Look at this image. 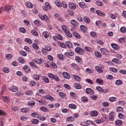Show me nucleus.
I'll return each instance as SVG.
<instances>
[{
	"instance_id": "f257e3e1",
	"label": "nucleus",
	"mask_w": 126,
	"mask_h": 126,
	"mask_svg": "<svg viewBox=\"0 0 126 126\" xmlns=\"http://www.w3.org/2000/svg\"><path fill=\"white\" fill-rule=\"evenodd\" d=\"M47 75L49 77L52 79L57 81H59V78L55 75H54L52 73H48Z\"/></svg>"
},
{
	"instance_id": "f03ea898",
	"label": "nucleus",
	"mask_w": 126,
	"mask_h": 126,
	"mask_svg": "<svg viewBox=\"0 0 126 126\" xmlns=\"http://www.w3.org/2000/svg\"><path fill=\"white\" fill-rule=\"evenodd\" d=\"M39 17L42 20H45L47 22L49 21V18L45 14L42 15L41 14H39Z\"/></svg>"
},
{
	"instance_id": "7ed1b4c3",
	"label": "nucleus",
	"mask_w": 126,
	"mask_h": 126,
	"mask_svg": "<svg viewBox=\"0 0 126 126\" xmlns=\"http://www.w3.org/2000/svg\"><path fill=\"white\" fill-rule=\"evenodd\" d=\"M32 61L35 62L36 63L38 64H41L42 63L44 62V59L42 58H40L39 59H36L33 60Z\"/></svg>"
},
{
	"instance_id": "20e7f679",
	"label": "nucleus",
	"mask_w": 126,
	"mask_h": 126,
	"mask_svg": "<svg viewBox=\"0 0 126 126\" xmlns=\"http://www.w3.org/2000/svg\"><path fill=\"white\" fill-rule=\"evenodd\" d=\"M75 51L78 53L82 54L83 53V50L79 47H77L75 49Z\"/></svg>"
},
{
	"instance_id": "39448f33",
	"label": "nucleus",
	"mask_w": 126,
	"mask_h": 126,
	"mask_svg": "<svg viewBox=\"0 0 126 126\" xmlns=\"http://www.w3.org/2000/svg\"><path fill=\"white\" fill-rule=\"evenodd\" d=\"M14 8V7L13 6L8 5L6 6L5 8V11L8 12H9L10 11L13 10Z\"/></svg>"
},
{
	"instance_id": "423d86ee",
	"label": "nucleus",
	"mask_w": 126,
	"mask_h": 126,
	"mask_svg": "<svg viewBox=\"0 0 126 126\" xmlns=\"http://www.w3.org/2000/svg\"><path fill=\"white\" fill-rule=\"evenodd\" d=\"M62 75L64 78L67 79H69L70 78V76L69 74L65 72L63 73Z\"/></svg>"
},
{
	"instance_id": "0eeeda50",
	"label": "nucleus",
	"mask_w": 126,
	"mask_h": 126,
	"mask_svg": "<svg viewBox=\"0 0 126 126\" xmlns=\"http://www.w3.org/2000/svg\"><path fill=\"white\" fill-rule=\"evenodd\" d=\"M95 68L96 70L99 73H102L103 72V70L100 67L96 66L95 67Z\"/></svg>"
},
{
	"instance_id": "6e6552de",
	"label": "nucleus",
	"mask_w": 126,
	"mask_h": 126,
	"mask_svg": "<svg viewBox=\"0 0 126 126\" xmlns=\"http://www.w3.org/2000/svg\"><path fill=\"white\" fill-rule=\"evenodd\" d=\"M85 91L87 94H89L90 95L93 94H94L93 91L92 89L90 88H86L85 90Z\"/></svg>"
},
{
	"instance_id": "1a4fd4ad",
	"label": "nucleus",
	"mask_w": 126,
	"mask_h": 126,
	"mask_svg": "<svg viewBox=\"0 0 126 126\" xmlns=\"http://www.w3.org/2000/svg\"><path fill=\"white\" fill-rule=\"evenodd\" d=\"M71 24L74 27H76L78 26L79 24L78 22L75 20L72 19L71 21Z\"/></svg>"
},
{
	"instance_id": "9d476101",
	"label": "nucleus",
	"mask_w": 126,
	"mask_h": 126,
	"mask_svg": "<svg viewBox=\"0 0 126 126\" xmlns=\"http://www.w3.org/2000/svg\"><path fill=\"white\" fill-rule=\"evenodd\" d=\"M68 6L71 9L75 10L76 8V6L72 2H69L68 4Z\"/></svg>"
},
{
	"instance_id": "9b49d317",
	"label": "nucleus",
	"mask_w": 126,
	"mask_h": 126,
	"mask_svg": "<svg viewBox=\"0 0 126 126\" xmlns=\"http://www.w3.org/2000/svg\"><path fill=\"white\" fill-rule=\"evenodd\" d=\"M100 49L102 54L105 55H107L108 51L106 48H102Z\"/></svg>"
},
{
	"instance_id": "f8f14e48",
	"label": "nucleus",
	"mask_w": 126,
	"mask_h": 126,
	"mask_svg": "<svg viewBox=\"0 0 126 126\" xmlns=\"http://www.w3.org/2000/svg\"><path fill=\"white\" fill-rule=\"evenodd\" d=\"M23 69L27 73H29L31 71L27 65L24 66L23 67Z\"/></svg>"
},
{
	"instance_id": "ddd939ff",
	"label": "nucleus",
	"mask_w": 126,
	"mask_h": 126,
	"mask_svg": "<svg viewBox=\"0 0 126 126\" xmlns=\"http://www.w3.org/2000/svg\"><path fill=\"white\" fill-rule=\"evenodd\" d=\"M80 28L81 31L83 32H85L86 31L87 28L85 26L82 25L80 26Z\"/></svg>"
},
{
	"instance_id": "4468645a",
	"label": "nucleus",
	"mask_w": 126,
	"mask_h": 126,
	"mask_svg": "<svg viewBox=\"0 0 126 126\" xmlns=\"http://www.w3.org/2000/svg\"><path fill=\"white\" fill-rule=\"evenodd\" d=\"M26 6L27 7L30 8H32L33 6L32 3L29 1H28L26 2Z\"/></svg>"
},
{
	"instance_id": "2eb2a0df",
	"label": "nucleus",
	"mask_w": 126,
	"mask_h": 126,
	"mask_svg": "<svg viewBox=\"0 0 126 126\" xmlns=\"http://www.w3.org/2000/svg\"><path fill=\"white\" fill-rule=\"evenodd\" d=\"M10 90L12 92H15L18 90V89L16 86H13L10 87Z\"/></svg>"
},
{
	"instance_id": "dca6fc26",
	"label": "nucleus",
	"mask_w": 126,
	"mask_h": 126,
	"mask_svg": "<svg viewBox=\"0 0 126 126\" xmlns=\"http://www.w3.org/2000/svg\"><path fill=\"white\" fill-rule=\"evenodd\" d=\"M112 61L114 63L118 64H119L121 63V62L120 60L116 58H113L112 60Z\"/></svg>"
},
{
	"instance_id": "f3484780",
	"label": "nucleus",
	"mask_w": 126,
	"mask_h": 126,
	"mask_svg": "<svg viewBox=\"0 0 126 126\" xmlns=\"http://www.w3.org/2000/svg\"><path fill=\"white\" fill-rule=\"evenodd\" d=\"M73 77L77 81L79 82L81 80V78L78 75H73Z\"/></svg>"
},
{
	"instance_id": "a211bd4d",
	"label": "nucleus",
	"mask_w": 126,
	"mask_h": 126,
	"mask_svg": "<svg viewBox=\"0 0 126 126\" xmlns=\"http://www.w3.org/2000/svg\"><path fill=\"white\" fill-rule=\"evenodd\" d=\"M74 87L77 89H79L81 88V85L78 83H75L74 85Z\"/></svg>"
},
{
	"instance_id": "6ab92c4d",
	"label": "nucleus",
	"mask_w": 126,
	"mask_h": 126,
	"mask_svg": "<svg viewBox=\"0 0 126 126\" xmlns=\"http://www.w3.org/2000/svg\"><path fill=\"white\" fill-rule=\"evenodd\" d=\"M42 78L44 82L47 83L49 82V80L48 78L46 77L43 76L42 77Z\"/></svg>"
},
{
	"instance_id": "aec40b11",
	"label": "nucleus",
	"mask_w": 126,
	"mask_h": 126,
	"mask_svg": "<svg viewBox=\"0 0 126 126\" xmlns=\"http://www.w3.org/2000/svg\"><path fill=\"white\" fill-rule=\"evenodd\" d=\"M2 98L5 102L7 103H8L10 100L9 98L6 96L2 97Z\"/></svg>"
},
{
	"instance_id": "412c9836",
	"label": "nucleus",
	"mask_w": 126,
	"mask_h": 126,
	"mask_svg": "<svg viewBox=\"0 0 126 126\" xmlns=\"http://www.w3.org/2000/svg\"><path fill=\"white\" fill-rule=\"evenodd\" d=\"M111 46L114 49H118V46L117 44L114 43H112L111 45Z\"/></svg>"
},
{
	"instance_id": "4be33fe9",
	"label": "nucleus",
	"mask_w": 126,
	"mask_h": 126,
	"mask_svg": "<svg viewBox=\"0 0 126 126\" xmlns=\"http://www.w3.org/2000/svg\"><path fill=\"white\" fill-rule=\"evenodd\" d=\"M83 19L84 21L87 24H89L90 22L89 19L87 16H84L83 18Z\"/></svg>"
},
{
	"instance_id": "5701e85b",
	"label": "nucleus",
	"mask_w": 126,
	"mask_h": 126,
	"mask_svg": "<svg viewBox=\"0 0 126 126\" xmlns=\"http://www.w3.org/2000/svg\"><path fill=\"white\" fill-rule=\"evenodd\" d=\"M65 44V45L69 48H71L72 47V44L69 41L66 42Z\"/></svg>"
},
{
	"instance_id": "b1692460",
	"label": "nucleus",
	"mask_w": 126,
	"mask_h": 126,
	"mask_svg": "<svg viewBox=\"0 0 126 126\" xmlns=\"http://www.w3.org/2000/svg\"><path fill=\"white\" fill-rule=\"evenodd\" d=\"M64 55L65 56L67 57L69 56H72L74 55V53L73 52H71L69 53L66 52L65 53Z\"/></svg>"
},
{
	"instance_id": "393cba45",
	"label": "nucleus",
	"mask_w": 126,
	"mask_h": 126,
	"mask_svg": "<svg viewBox=\"0 0 126 126\" xmlns=\"http://www.w3.org/2000/svg\"><path fill=\"white\" fill-rule=\"evenodd\" d=\"M21 111L23 112L26 113L29 111V110L28 108H23L21 109Z\"/></svg>"
},
{
	"instance_id": "a878e982",
	"label": "nucleus",
	"mask_w": 126,
	"mask_h": 126,
	"mask_svg": "<svg viewBox=\"0 0 126 126\" xmlns=\"http://www.w3.org/2000/svg\"><path fill=\"white\" fill-rule=\"evenodd\" d=\"M27 104L29 106H33L35 105V102L33 101H31L28 102L27 103Z\"/></svg>"
},
{
	"instance_id": "bb28decb",
	"label": "nucleus",
	"mask_w": 126,
	"mask_h": 126,
	"mask_svg": "<svg viewBox=\"0 0 126 126\" xmlns=\"http://www.w3.org/2000/svg\"><path fill=\"white\" fill-rule=\"evenodd\" d=\"M73 34L74 36L77 38H79L80 37L79 34L76 32H73Z\"/></svg>"
},
{
	"instance_id": "cd10ccee",
	"label": "nucleus",
	"mask_w": 126,
	"mask_h": 126,
	"mask_svg": "<svg viewBox=\"0 0 126 126\" xmlns=\"http://www.w3.org/2000/svg\"><path fill=\"white\" fill-rule=\"evenodd\" d=\"M75 59L77 62L80 63H82V60L79 57L77 56H76L75 57Z\"/></svg>"
},
{
	"instance_id": "c85d7f7f",
	"label": "nucleus",
	"mask_w": 126,
	"mask_h": 126,
	"mask_svg": "<svg viewBox=\"0 0 126 126\" xmlns=\"http://www.w3.org/2000/svg\"><path fill=\"white\" fill-rule=\"evenodd\" d=\"M94 54L95 56L97 57L101 58L102 57L101 53L97 51H95Z\"/></svg>"
},
{
	"instance_id": "c756f323",
	"label": "nucleus",
	"mask_w": 126,
	"mask_h": 126,
	"mask_svg": "<svg viewBox=\"0 0 126 126\" xmlns=\"http://www.w3.org/2000/svg\"><path fill=\"white\" fill-rule=\"evenodd\" d=\"M91 115L93 116H96L97 115V113L95 111H93L91 112Z\"/></svg>"
},
{
	"instance_id": "7c9ffc66",
	"label": "nucleus",
	"mask_w": 126,
	"mask_h": 126,
	"mask_svg": "<svg viewBox=\"0 0 126 126\" xmlns=\"http://www.w3.org/2000/svg\"><path fill=\"white\" fill-rule=\"evenodd\" d=\"M31 122L34 124H36L39 123V121L37 119H33L31 120Z\"/></svg>"
},
{
	"instance_id": "2f4dec72",
	"label": "nucleus",
	"mask_w": 126,
	"mask_h": 126,
	"mask_svg": "<svg viewBox=\"0 0 126 126\" xmlns=\"http://www.w3.org/2000/svg\"><path fill=\"white\" fill-rule=\"evenodd\" d=\"M57 57L59 58L61 60H63L64 58V56L62 54H59L57 55Z\"/></svg>"
},
{
	"instance_id": "473e14b6",
	"label": "nucleus",
	"mask_w": 126,
	"mask_h": 126,
	"mask_svg": "<svg viewBox=\"0 0 126 126\" xmlns=\"http://www.w3.org/2000/svg\"><path fill=\"white\" fill-rule=\"evenodd\" d=\"M69 107L70 108L75 109L77 108L76 106L74 104H70L69 105Z\"/></svg>"
},
{
	"instance_id": "72a5a7b5",
	"label": "nucleus",
	"mask_w": 126,
	"mask_h": 126,
	"mask_svg": "<svg viewBox=\"0 0 126 126\" xmlns=\"http://www.w3.org/2000/svg\"><path fill=\"white\" fill-rule=\"evenodd\" d=\"M61 28L65 32H67L69 30L68 29L67 27L65 26L62 25L61 26Z\"/></svg>"
},
{
	"instance_id": "f704fd0d",
	"label": "nucleus",
	"mask_w": 126,
	"mask_h": 126,
	"mask_svg": "<svg viewBox=\"0 0 126 126\" xmlns=\"http://www.w3.org/2000/svg\"><path fill=\"white\" fill-rule=\"evenodd\" d=\"M85 123L86 124L88 125H90L91 124L92 125H94V123L93 121L90 120H87L85 122Z\"/></svg>"
},
{
	"instance_id": "c9c22d12",
	"label": "nucleus",
	"mask_w": 126,
	"mask_h": 126,
	"mask_svg": "<svg viewBox=\"0 0 126 126\" xmlns=\"http://www.w3.org/2000/svg\"><path fill=\"white\" fill-rule=\"evenodd\" d=\"M95 81L96 83L100 84H102L103 83V80L100 79H97Z\"/></svg>"
},
{
	"instance_id": "e433bc0d",
	"label": "nucleus",
	"mask_w": 126,
	"mask_h": 126,
	"mask_svg": "<svg viewBox=\"0 0 126 126\" xmlns=\"http://www.w3.org/2000/svg\"><path fill=\"white\" fill-rule=\"evenodd\" d=\"M24 40L26 42L29 44H31L32 43V40L29 38H26Z\"/></svg>"
},
{
	"instance_id": "4c0bfd02",
	"label": "nucleus",
	"mask_w": 126,
	"mask_h": 126,
	"mask_svg": "<svg viewBox=\"0 0 126 126\" xmlns=\"http://www.w3.org/2000/svg\"><path fill=\"white\" fill-rule=\"evenodd\" d=\"M38 118L41 121H44L46 119L45 118L44 116L39 115L38 116Z\"/></svg>"
},
{
	"instance_id": "58836bf2",
	"label": "nucleus",
	"mask_w": 126,
	"mask_h": 126,
	"mask_svg": "<svg viewBox=\"0 0 126 126\" xmlns=\"http://www.w3.org/2000/svg\"><path fill=\"white\" fill-rule=\"evenodd\" d=\"M31 33L34 35L37 36L38 35V33L34 29H33L31 30Z\"/></svg>"
},
{
	"instance_id": "ea45409f",
	"label": "nucleus",
	"mask_w": 126,
	"mask_h": 126,
	"mask_svg": "<svg viewBox=\"0 0 126 126\" xmlns=\"http://www.w3.org/2000/svg\"><path fill=\"white\" fill-rule=\"evenodd\" d=\"M122 83V81L120 80H117L115 82L116 84L117 85H121Z\"/></svg>"
},
{
	"instance_id": "a19ab883",
	"label": "nucleus",
	"mask_w": 126,
	"mask_h": 126,
	"mask_svg": "<svg viewBox=\"0 0 126 126\" xmlns=\"http://www.w3.org/2000/svg\"><path fill=\"white\" fill-rule=\"evenodd\" d=\"M67 14L71 16H73L74 15V13L73 11L71 10H68L67 12Z\"/></svg>"
},
{
	"instance_id": "79ce46f5",
	"label": "nucleus",
	"mask_w": 126,
	"mask_h": 126,
	"mask_svg": "<svg viewBox=\"0 0 126 126\" xmlns=\"http://www.w3.org/2000/svg\"><path fill=\"white\" fill-rule=\"evenodd\" d=\"M58 45L63 48H65L66 47L65 46V44L63 43L60 42H58Z\"/></svg>"
},
{
	"instance_id": "37998d69",
	"label": "nucleus",
	"mask_w": 126,
	"mask_h": 126,
	"mask_svg": "<svg viewBox=\"0 0 126 126\" xmlns=\"http://www.w3.org/2000/svg\"><path fill=\"white\" fill-rule=\"evenodd\" d=\"M39 115V114L36 112H34L31 114V115L32 116L38 118Z\"/></svg>"
},
{
	"instance_id": "c03bdc74",
	"label": "nucleus",
	"mask_w": 126,
	"mask_h": 126,
	"mask_svg": "<svg viewBox=\"0 0 126 126\" xmlns=\"http://www.w3.org/2000/svg\"><path fill=\"white\" fill-rule=\"evenodd\" d=\"M65 35L69 37H71L72 36V34L69 32V30L65 32Z\"/></svg>"
},
{
	"instance_id": "a18cd8bd",
	"label": "nucleus",
	"mask_w": 126,
	"mask_h": 126,
	"mask_svg": "<svg viewBox=\"0 0 126 126\" xmlns=\"http://www.w3.org/2000/svg\"><path fill=\"white\" fill-rule=\"evenodd\" d=\"M71 65L72 67H74L76 69L78 70L79 69V67L75 63H72Z\"/></svg>"
},
{
	"instance_id": "49530a36",
	"label": "nucleus",
	"mask_w": 126,
	"mask_h": 126,
	"mask_svg": "<svg viewBox=\"0 0 126 126\" xmlns=\"http://www.w3.org/2000/svg\"><path fill=\"white\" fill-rule=\"evenodd\" d=\"M79 5L81 7L84 8L86 7V6L85 3L83 2H80L79 3Z\"/></svg>"
},
{
	"instance_id": "de8ad7c7",
	"label": "nucleus",
	"mask_w": 126,
	"mask_h": 126,
	"mask_svg": "<svg viewBox=\"0 0 126 126\" xmlns=\"http://www.w3.org/2000/svg\"><path fill=\"white\" fill-rule=\"evenodd\" d=\"M40 109L44 112L47 111H48V110L45 107H40Z\"/></svg>"
},
{
	"instance_id": "09e8293b",
	"label": "nucleus",
	"mask_w": 126,
	"mask_h": 126,
	"mask_svg": "<svg viewBox=\"0 0 126 126\" xmlns=\"http://www.w3.org/2000/svg\"><path fill=\"white\" fill-rule=\"evenodd\" d=\"M110 71L115 73H116L118 71L117 70L116 68L114 67L110 68Z\"/></svg>"
},
{
	"instance_id": "8fccbe9b",
	"label": "nucleus",
	"mask_w": 126,
	"mask_h": 126,
	"mask_svg": "<svg viewBox=\"0 0 126 126\" xmlns=\"http://www.w3.org/2000/svg\"><path fill=\"white\" fill-rule=\"evenodd\" d=\"M55 3L56 4L58 7H61L62 5L60 2V1L58 0H56L55 1Z\"/></svg>"
},
{
	"instance_id": "3c124183",
	"label": "nucleus",
	"mask_w": 126,
	"mask_h": 126,
	"mask_svg": "<svg viewBox=\"0 0 126 126\" xmlns=\"http://www.w3.org/2000/svg\"><path fill=\"white\" fill-rule=\"evenodd\" d=\"M32 91L30 90H28L25 92L26 94L27 95H30L32 94Z\"/></svg>"
},
{
	"instance_id": "603ef678",
	"label": "nucleus",
	"mask_w": 126,
	"mask_h": 126,
	"mask_svg": "<svg viewBox=\"0 0 126 126\" xmlns=\"http://www.w3.org/2000/svg\"><path fill=\"white\" fill-rule=\"evenodd\" d=\"M114 113V112H111L110 113V115L109 116V119L111 121H113L114 119V117L113 115H111L110 114V113H111V114L112 113Z\"/></svg>"
},
{
	"instance_id": "864d4df0",
	"label": "nucleus",
	"mask_w": 126,
	"mask_h": 126,
	"mask_svg": "<svg viewBox=\"0 0 126 126\" xmlns=\"http://www.w3.org/2000/svg\"><path fill=\"white\" fill-rule=\"evenodd\" d=\"M50 66L54 68H57V66L56 64L54 63L51 62L50 63Z\"/></svg>"
},
{
	"instance_id": "5fc2aeb1",
	"label": "nucleus",
	"mask_w": 126,
	"mask_h": 126,
	"mask_svg": "<svg viewBox=\"0 0 126 126\" xmlns=\"http://www.w3.org/2000/svg\"><path fill=\"white\" fill-rule=\"evenodd\" d=\"M19 52L22 56H26L27 55V53L23 50H21Z\"/></svg>"
},
{
	"instance_id": "6e6d98bb",
	"label": "nucleus",
	"mask_w": 126,
	"mask_h": 126,
	"mask_svg": "<svg viewBox=\"0 0 126 126\" xmlns=\"http://www.w3.org/2000/svg\"><path fill=\"white\" fill-rule=\"evenodd\" d=\"M121 32L122 33H125L126 32V28L123 27L120 28Z\"/></svg>"
},
{
	"instance_id": "4d7b16f0",
	"label": "nucleus",
	"mask_w": 126,
	"mask_h": 126,
	"mask_svg": "<svg viewBox=\"0 0 126 126\" xmlns=\"http://www.w3.org/2000/svg\"><path fill=\"white\" fill-rule=\"evenodd\" d=\"M45 97L47 99H48L50 101H52L53 100V97L50 95H47L45 96Z\"/></svg>"
},
{
	"instance_id": "13d9d810",
	"label": "nucleus",
	"mask_w": 126,
	"mask_h": 126,
	"mask_svg": "<svg viewBox=\"0 0 126 126\" xmlns=\"http://www.w3.org/2000/svg\"><path fill=\"white\" fill-rule=\"evenodd\" d=\"M94 94L91 95H90L91 98L92 100H95L97 98V97L96 96L94 95Z\"/></svg>"
},
{
	"instance_id": "bf43d9fd",
	"label": "nucleus",
	"mask_w": 126,
	"mask_h": 126,
	"mask_svg": "<svg viewBox=\"0 0 126 126\" xmlns=\"http://www.w3.org/2000/svg\"><path fill=\"white\" fill-rule=\"evenodd\" d=\"M32 47L35 49H39V47L35 43H33L32 44Z\"/></svg>"
},
{
	"instance_id": "052dcab7",
	"label": "nucleus",
	"mask_w": 126,
	"mask_h": 126,
	"mask_svg": "<svg viewBox=\"0 0 126 126\" xmlns=\"http://www.w3.org/2000/svg\"><path fill=\"white\" fill-rule=\"evenodd\" d=\"M3 72L6 73H8L9 71L8 68L7 67H4L3 69Z\"/></svg>"
},
{
	"instance_id": "680f3d73",
	"label": "nucleus",
	"mask_w": 126,
	"mask_h": 126,
	"mask_svg": "<svg viewBox=\"0 0 126 126\" xmlns=\"http://www.w3.org/2000/svg\"><path fill=\"white\" fill-rule=\"evenodd\" d=\"M33 77L35 80H39V77L37 75L34 74L33 75Z\"/></svg>"
},
{
	"instance_id": "e2e57ef3",
	"label": "nucleus",
	"mask_w": 126,
	"mask_h": 126,
	"mask_svg": "<svg viewBox=\"0 0 126 126\" xmlns=\"http://www.w3.org/2000/svg\"><path fill=\"white\" fill-rule=\"evenodd\" d=\"M64 87L66 89L70 90L71 89V87L68 84H65L63 85Z\"/></svg>"
},
{
	"instance_id": "0e129e2a",
	"label": "nucleus",
	"mask_w": 126,
	"mask_h": 126,
	"mask_svg": "<svg viewBox=\"0 0 126 126\" xmlns=\"http://www.w3.org/2000/svg\"><path fill=\"white\" fill-rule=\"evenodd\" d=\"M18 61L21 63H23L24 62V59L20 57H19L18 59Z\"/></svg>"
},
{
	"instance_id": "69168bd1",
	"label": "nucleus",
	"mask_w": 126,
	"mask_h": 126,
	"mask_svg": "<svg viewBox=\"0 0 126 126\" xmlns=\"http://www.w3.org/2000/svg\"><path fill=\"white\" fill-rule=\"evenodd\" d=\"M85 71L89 73H92L93 72L92 70L89 68H87L86 69Z\"/></svg>"
},
{
	"instance_id": "338daca9",
	"label": "nucleus",
	"mask_w": 126,
	"mask_h": 126,
	"mask_svg": "<svg viewBox=\"0 0 126 126\" xmlns=\"http://www.w3.org/2000/svg\"><path fill=\"white\" fill-rule=\"evenodd\" d=\"M56 38L59 40H62L63 39L61 35L59 34H57L56 35Z\"/></svg>"
},
{
	"instance_id": "774afa93",
	"label": "nucleus",
	"mask_w": 126,
	"mask_h": 126,
	"mask_svg": "<svg viewBox=\"0 0 126 126\" xmlns=\"http://www.w3.org/2000/svg\"><path fill=\"white\" fill-rule=\"evenodd\" d=\"M19 31L22 33H25L26 32L25 29L22 27H21L19 29Z\"/></svg>"
}]
</instances>
